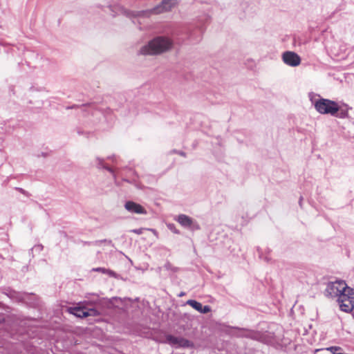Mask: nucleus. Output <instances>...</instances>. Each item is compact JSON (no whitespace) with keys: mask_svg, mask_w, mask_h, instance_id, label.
Here are the masks:
<instances>
[{"mask_svg":"<svg viewBox=\"0 0 354 354\" xmlns=\"http://www.w3.org/2000/svg\"><path fill=\"white\" fill-rule=\"evenodd\" d=\"M44 246L41 244H37L34 245L30 250V252L33 254L35 253H39L42 251Z\"/></svg>","mask_w":354,"mask_h":354,"instance_id":"412c9836","label":"nucleus"},{"mask_svg":"<svg viewBox=\"0 0 354 354\" xmlns=\"http://www.w3.org/2000/svg\"><path fill=\"white\" fill-rule=\"evenodd\" d=\"M283 62L290 66H297L301 63V57L295 52L286 51L282 55Z\"/></svg>","mask_w":354,"mask_h":354,"instance_id":"6e6552de","label":"nucleus"},{"mask_svg":"<svg viewBox=\"0 0 354 354\" xmlns=\"http://www.w3.org/2000/svg\"><path fill=\"white\" fill-rule=\"evenodd\" d=\"M232 328L237 330L236 336L239 337H247L252 339H258L260 337V333L257 331L239 327H232Z\"/></svg>","mask_w":354,"mask_h":354,"instance_id":"9b49d317","label":"nucleus"},{"mask_svg":"<svg viewBox=\"0 0 354 354\" xmlns=\"http://www.w3.org/2000/svg\"><path fill=\"white\" fill-rule=\"evenodd\" d=\"M76 108H80L82 109V111L84 112L88 111V112L92 113L93 110L96 109V105L94 103H88L86 104H82L80 106L73 104V106L66 107L67 109H76Z\"/></svg>","mask_w":354,"mask_h":354,"instance_id":"2eb2a0df","label":"nucleus"},{"mask_svg":"<svg viewBox=\"0 0 354 354\" xmlns=\"http://www.w3.org/2000/svg\"><path fill=\"white\" fill-rule=\"evenodd\" d=\"M318 354H327V353H318Z\"/></svg>","mask_w":354,"mask_h":354,"instance_id":"4c0bfd02","label":"nucleus"},{"mask_svg":"<svg viewBox=\"0 0 354 354\" xmlns=\"http://www.w3.org/2000/svg\"><path fill=\"white\" fill-rule=\"evenodd\" d=\"M294 41H295V42H296V41H297V39H296V37H294Z\"/></svg>","mask_w":354,"mask_h":354,"instance_id":"e433bc0d","label":"nucleus"},{"mask_svg":"<svg viewBox=\"0 0 354 354\" xmlns=\"http://www.w3.org/2000/svg\"><path fill=\"white\" fill-rule=\"evenodd\" d=\"M189 228H190L192 230H199L200 229V226H199V225L196 222H194L192 220V227H189Z\"/></svg>","mask_w":354,"mask_h":354,"instance_id":"a878e982","label":"nucleus"},{"mask_svg":"<svg viewBox=\"0 0 354 354\" xmlns=\"http://www.w3.org/2000/svg\"><path fill=\"white\" fill-rule=\"evenodd\" d=\"M15 189L17 190L18 192H19L21 194L26 196H29L30 194L28 192H26L25 189H24L23 188H21V187H15Z\"/></svg>","mask_w":354,"mask_h":354,"instance_id":"393cba45","label":"nucleus"},{"mask_svg":"<svg viewBox=\"0 0 354 354\" xmlns=\"http://www.w3.org/2000/svg\"><path fill=\"white\" fill-rule=\"evenodd\" d=\"M342 351V348L341 347L337 346H330V347L325 348L316 349L315 353H328V352H330V353H332V352H333V351Z\"/></svg>","mask_w":354,"mask_h":354,"instance_id":"f3484780","label":"nucleus"},{"mask_svg":"<svg viewBox=\"0 0 354 354\" xmlns=\"http://www.w3.org/2000/svg\"><path fill=\"white\" fill-rule=\"evenodd\" d=\"M6 295L12 300L19 303H27L28 299L32 294L17 292L14 290H8Z\"/></svg>","mask_w":354,"mask_h":354,"instance_id":"1a4fd4ad","label":"nucleus"},{"mask_svg":"<svg viewBox=\"0 0 354 354\" xmlns=\"http://www.w3.org/2000/svg\"><path fill=\"white\" fill-rule=\"evenodd\" d=\"M144 230H145V228H138V229L131 230L129 232L135 233L136 234H142L143 233Z\"/></svg>","mask_w":354,"mask_h":354,"instance_id":"b1692460","label":"nucleus"},{"mask_svg":"<svg viewBox=\"0 0 354 354\" xmlns=\"http://www.w3.org/2000/svg\"><path fill=\"white\" fill-rule=\"evenodd\" d=\"M204 31L205 28L202 24L194 28L187 26L178 27L172 31L171 37L156 36L142 46L138 53L142 55H157L170 50L174 43L181 45L188 40L190 44H196L201 41Z\"/></svg>","mask_w":354,"mask_h":354,"instance_id":"f257e3e1","label":"nucleus"},{"mask_svg":"<svg viewBox=\"0 0 354 354\" xmlns=\"http://www.w3.org/2000/svg\"><path fill=\"white\" fill-rule=\"evenodd\" d=\"M68 312L79 318L87 317H96L100 315L98 310L95 308H86L85 306L78 304L77 306L68 308Z\"/></svg>","mask_w":354,"mask_h":354,"instance_id":"39448f33","label":"nucleus"},{"mask_svg":"<svg viewBox=\"0 0 354 354\" xmlns=\"http://www.w3.org/2000/svg\"><path fill=\"white\" fill-rule=\"evenodd\" d=\"M130 172L133 176V178H132L131 179H128V178H122V180L129 183L131 184H136V178H138V174H137L136 171H133V170H130Z\"/></svg>","mask_w":354,"mask_h":354,"instance_id":"aec40b11","label":"nucleus"},{"mask_svg":"<svg viewBox=\"0 0 354 354\" xmlns=\"http://www.w3.org/2000/svg\"><path fill=\"white\" fill-rule=\"evenodd\" d=\"M77 133H78L79 134H82V131H80V130H78V131H77Z\"/></svg>","mask_w":354,"mask_h":354,"instance_id":"f704fd0d","label":"nucleus"},{"mask_svg":"<svg viewBox=\"0 0 354 354\" xmlns=\"http://www.w3.org/2000/svg\"><path fill=\"white\" fill-rule=\"evenodd\" d=\"M271 252V250L270 248H266L264 251H263V253L264 254H270V253Z\"/></svg>","mask_w":354,"mask_h":354,"instance_id":"c85d7f7f","label":"nucleus"},{"mask_svg":"<svg viewBox=\"0 0 354 354\" xmlns=\"http://www.w3.org/2000/svg\"><path fill=\"white\" fill-rule=\"evenodd\" d=\"M176 3V0H162L159 4L151 9L138 11L124 10L123 13L127 17L130 19L148 18L151 15H160L171 10Z\"/></svg>","mask_w":354,"mask_h":354,"instance_id":"f03ea898","label":"nucleus"},{"mask_svg":"<svg viewBox=\"0 0 354 354\" xmlns=\"http://www.w3.org/2000/svg\"><path fill=\"white\" fill-rule=\"evenodd\" d=\"M108 158L114 160L115 158V156H113L111 157H108Z\"/></svg>","mask_w":354,"mask_h":354,"instance_id":"2f4dec72","label":"nucleus"},{"mask_svg":"<svg viewBox=\"0 0 354 354\" xmlns=\"http://www.w3.org/2000/svg\"><path fill=\"white\" fill-rule=\"evenodd\" d=\"M348 109L349 108L347 104H345L344 107H342L339 105V111L334 116L339 118H346L348 116Z\"/></svg>","mask_w":354,"mask_h":354,"instance_id":"dca6fc26","label":"nucleus"},{"mask_svg":"<svg viewBox=\"0 0 354 354\" xmlns=\"http://www.w3.org/2000/svg\"><path fill=\"white\" fill-rule=\"evenodd\" d=\"M92 270L94 272H102L103 274H107L110 277H116V273L114 271L109 270V269H106L105 268H101V267L95 268H93Z\"/></svg>","mask_w":354,"mask_h":354,"instance_id":"6ab92c4d","label":"nucleus"},{"mask_svg":"<svg viewBox=\"0 0 354 354\" xmlns=\"http://www.w3.org/2000/svg\"><path fill=\"white\" fill-rule=\"evenodd\" d=\"M175 152L177 153L178 154H179L181 156H183V157L186 156V153L184 151H175Z\"/></svg>","mask_w":354,"mask_h":354,"instance_id":"cd10ccee","label":"nucleus"},{"mask_svg":"<svg viewBox=\"0 0 354 354\" xmlns=\"http://www.w3.org/2000/svg\"><path fill=\"white\" fill-rule=\"evenodd\" d=\"M313 103L315 110L321 114L335 115L339 111V104L333 100L320 97Z\"/></svg>","mask_w":354,"mask_h":354,"instance_id":"7ed1b4c3","label":"nucleus"},{"mask_svg":"<svg viewBox=\"0 0 354 354\" xmlns=\"http://www.w3.org/2000/svg\"><path fill=\"white\" fill-rule=\"evenodd\" d=\"M184 295H185V292H180V293L179 294V295H178V296H179V297H182V296H184Z\"/></svg>","mask_w":354,"mask_h":354,"instance_id":"473e14b6","label":"nucleus"},{"mask_svg":"<svg viewBox=\"0 0 354 354\" xmlns=\"http://www.w3.org/2000/svg\"><path fill=\"white\" fill-rule=\"evenodd\" d=\"M302 201H303V197L302 196H300L299 198V205L301 207H302Z\"/></svg>","mask_w":354,"mask_h":354,"instance_id":"c756f323","label":"nucleus"},{"mask_svg":"<svg viewBox=\"0 0 354 354\" xmlns=\"http://www.w3.org/2000/svg\"><path fill=\"white\" fill-rule=\"evenodd\" d=\"M84 245H90V244H91V243H90V242H84Z\"/></svg>","mask_w":354,"mask_h":354,"instance_id":"72a5a7b5","label":"nucleus"},{"mask_svg":"<svg viewBox=\"0 0 354 354\" xmlns=\"http://www.w3.org/2000/svg\"><path fill=\"white\" fill-rule=\"evenodd\" d=\"M164 342L176 348H191L193 346V343L191 341L184 337H176L171 334L165 335V340Z\"/></svg>","mask_w":354,"mask_h":354,"instance_id":"0eeeda50","label":"nucleus"},{"mask_svg":"<svg viewBox=\"0 0 354 354\" xmlns=\"http://www.w3.org/2000/svg\"><path fill=\"white\" fill-rule=\"evenodd\" d=\"M100 242L106 243L108 245H112V241L111 240L104 239V240H101Z\"/></svg>","mask_w":354,"mask_h":354,"instance_id":"bb28decb","label":"nucleus"},{"mask_svg":"<svg viewBox=\"0 0 354 354\" xmlns=\"http://www.w3.org/2000/svg\"><path fill=\"white\" fill-rule=\"evenodd\" d=\"M203 19H204L205 20V21H207L209 20V19H208V17H207V16H204V17H203ZM203 19H201V21H203Z\"/></svg>","mask_w":354,"mask_h":354,"instance_id":"7c9ffc66","label":"nucleus"},{"mask_svg":"<svg viewBox=\"0 0 354 354\" xmlns=\"http://www.w3.org/2000/svg\"><path fill=\"white\" fill-rule=\"evenodd\" d=\"M192 218L185 214L178 215L176 221L183 227H192Z\"/></svg>","mask_w":354,"mask_h":354,"instance_id":"4468645a","label":"nucleus"},{"mask_svg":"<svg viewBox=\"0 0 354 354\" xmlns=\"http://www.w3.org/2000/svg\"><path fill=\"white\" fill-rule=\"evenodd\" d=\"M124 208L130 213L138 214H147V210L141 205L132 201H128L124 204Z\"/></svg>","mask_w":354,"mask_h":354,"instance_id":"9d476101","label":"nucleus"},{"mask_svg":"<svg viewBox=\"0 0 354 354\" xmlns=\"http://www.w3.org/2000/svg\"><path fill=\"white\" fill-rule=\"evenodd\" d=\"M3 320H4V319H3V318H0V323H1L2 321H3Z\"/></svg>","mask_w":354,"mask_h":354,"instance_id":"c9c22d12","label":"nucleus"},{"mask_svg":"<svg viewBox=\"0 0 354 354\" xmlns=\"http://www.w3.org/2000/svg\"><path fill=\"white\" fill-rule=\"evenodd\" d=\"M164 268L167 270H171L172 272H176L178 271V268L176 267H174L171 265V263H169V261H167L165 265H164Z\"/></svg>","mask_w":354,"mask_h":354,"instance_id":"4be33fe9","label":"nucleus"},{"mask_svg":"<svg viewBox=\"0 0 354 354\" xmlns=\"http://www.w3.org/2000/svg\"><path fill=\"white\" fill-rule=\"evenodd\" d=\"M257 254L259 255V257L261 259H263V261H265L267 263H271L272 262V259L269 256L270 254H264L263 253V250L260 247H257Z\"/></svg>","mask_w":354,"mask_h":354,"instance_id":"a211bd4d","label":"nucleus"},{"mask_svg":"<svg viewBox=\"0 0 354 354\" xmlns=\"http://www.w3.org/2000/svg\"><path fill=\"white\" fill-rule=\"evenodd\" d=\"M117 297H112L111 299H106L104 302V304L108 307V308H111L114 306V303H113V301L115 300H117Z\"/></svg>","mask_w":354,"mask_h":354,"instance_id":"5701e85b","label":"nucleus"},{"mask_svg":"<svg viewBox=\"0 0 354 354\" xmlns=\"http://www.w3.org/2000/svg\"><path fill=\"white\" fill-rule=\"evenodd\" d=\"M96 160H97V167L100 169H104L106 170H107L108 171H109L111 174H113V178H114V180H115V183L117 185H120V183L117 181V179H116V176L115 175V173H114V171L113 169L109 167L108 165H106L104 162V160L102 159V158H96Z\"/></svg>","mask_w":354,"mask_h":354,"instance_id":"ddd939ff","label":"nucleus"},{"mask_svg":"<svg viewBox=\"0 0 354 354\" xmlns=\"http://www.w3.org/2000/svg\"><path fill=\"white\" fill-rule=\"evenodd\" d=\"M187 304L189 305L194 309L201 313L206 314L211 311V307L209 306H203L201 302L194 299H189L187 301Z\"/></svg>","mask_w":354,"mask_h":354,"instance_id":"f8f14e48","label":"nucleus"},{"mask_svg":"<svg viewBox=\"0 0 354 354\" xmlns=\"http://www.w3.org/2000/svg\"><path fill=\"white\" fill-rule=\"evenodd\" d=\"M337 301L341 310L346 313L351 312L354 308V289L347 286L338 296Z\"/></svg>","mask_w":354,"mask_h":354,"instance_id":"20e7f679","label":"nucleus"},{"mask_svg":"<svg viewBox=\"0 0 354 354\" xmlns=\"http://www.w3.org/2000/svg\"><path fill=\"white\" fill-rule=\"evenodd\" d=\"M346 286L347 284L342 280L328 282L324 290V295L328 297H338Z\"/></svg>","mask_w":354,"mask_h":354,"instance_id":"423d86ee","label":"nucleus"}]
</instances>
